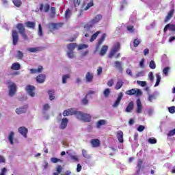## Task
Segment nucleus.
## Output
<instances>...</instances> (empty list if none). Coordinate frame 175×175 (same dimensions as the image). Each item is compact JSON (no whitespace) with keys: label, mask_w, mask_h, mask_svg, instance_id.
<instances>
[{"label":"nucleus","mask_w":175,"mask_h":175,"mask_svg":"<svg viewBox=\"0 0 175 175\" xmlns=\"http://www.w3.org/2000/svg\"><path fill=\"white\" fill-rule=\"evenodd\" d=\"M173 14H174V10H171L166 16L164 22L167 23V21H169V20L173 17Z\"/></svg>","instance_id":"cd10ccee"},{"label":"nucleus","mask_w":175,"mask_h":175,"mask_svg":"<svg viewBox=\"0 0 175 175\" xmlns=\"http://www.w3.org/2000/svg\"><path fill=\"white\" fill-rule=\"evenodd\" d=\"M16 29L24 40H29V38H28V35H27V33L25 32V27L24 26V24H16Z\"/></svg>","instance_id":"f257e3e1"},{"label":"nucleus","mask_w":175,"mask_h":175,"mask_svg":"<svg viewBox=\"0 0 175 175\" xmlns=\"http://www.w3.org/2000/svg\"><path fill=\"white\" fill-rule=\"evenodd\" d=\"M126 94L127 95H137V96H139V95H142V90H140L139 89H131L129 90H127L126 92Z\"/></svg>","instance_id":"0eeeda50"},{"label":"nucleus","mask_w":175,"mask_h":175,"mask_svg":"<svg viewBox=\"0 0 175 175\" xmlns=\"http://www.w3.org/2000/svg\"><path fill=\"white\" fill-rule=\"evenodd\" d=\"M85 79L87 83H92V81L94 80V74L88 72L85 75Z\"/></svg>","instance_id":"393cba45"},{"label":"nucleus","mask_w":175,"mask_h":175,"mask_svg":"<svg viewBox=\"0 0 175 175\" xmlns=\"http://www.w3.org/2000/svg\"><path fill=\"white\" fill-rule=\"evenodd\" d=\"M107 50H109V46L107 45H103L100 51V55L103 57L107 53Z\"/></svg>","instance_id":"c85d7f7f"},{"label":"nucleus","mask_w":175,"mask_h":175,"mask_svg":"<svg viewBox=\"0 0 175 175\" xmlns=\"http://www.w3.org/2000/svg\"><path fill=\"white\" fill-rule=\"evenodd\" d=\"M70 16H72V12L70 11V9L68 8L65 12L66 20H69V18H70Z\"/></svg>","instance_id":"f704fd0d"},{"label":"nucleus","mask_w":175,"mask_h":175,"mask_svg":"<svg viewBox=\"0 0 175 175\" xmlns=\"http://www.w3.org/2000/svg\"><path fill=\"white\" fill-rule=\"evenodd\" d=\"M12 44L13 46H17L20 38L18 36V31L16 30L12 31Z\"/></svg>","instance_id":"423d86ee"},{"label":"nucleus","mask_w":175,"mask_h":175,"mask_svg":"<svg viewBox=\"0 0 175 175\" xmlns=\"http://www.w3.org/2000/svg\"><path fill=\"white\" fill-rule=\"evenodd\" d=\"M156 77H157V81L154 85V87H158V85H159V83H161V75H159V74H157Z\"/></svg>","instance_id":"37998d69"},{"label":"nucleus","mask_w":175,"mask_h":175,"mask_svg":"<svg viewBox=\"0 0 175 175\" xmlns=\"http://www.w3.org/2000/svg\"><path fill=\"white\" fill-rule=\"evenodd\" d=\"M77 120H80L81 121H84V122H91V116L90 114L84 113L81 111H78V113L77 115Z\"/></svg>","instance_id":"f03ea898"},{"label":"nucleus","mask_w":175,"mask_h":175,"mask_svg":"<svg viewBox=\"0 0 175 175\" xmlns=\"http://www.w3.org/2000/svg\"><path fill=\"white\" fill-rule=\"evenodd\" d=\"M114 65L117 69L120 70V72H122L123 68H122V64H121V62L116 61L114 62Z\"/></svg>","instance_id":"72a5a7b5"},{"label":"nucleus","mask_w":175,"mask_h":175,"mask_svg":"<svg viewBox=\"0 0 175 175\" xmlns=\"http://www.w3.org/2000/svg\"><path fill=\"white\" fill-rule=\"evenodd\" d=\"M78 113H79V111L75 110V109L73 108H70L64 110L63 111L62 115L64 116V117H66L68 116H76V118H77Z\"/></svg>","instance_id":"39448f33"},{"label":"nucleus","mask_w":175,"mask_h":175,"mask_svg":"<svg viewBox=\"0 0 175 175\" xmlns=\"http://www.w3.org/2000/svg\"><path fill=\"white\" fill-rule=\"evenodd\" d=\"M168 111L171 114H174L175 113V106H172L168 108Z\"/></svg>","instance_id":"13d9d810"},{"label":"nucleus","mask_w":175,"mask_h":175,"mask_svg":"<svg viewBox=\"0 0 175 175\" xmlns=\"http://www.w3.org/2000/svg\"><path fill=\"white\" fill-rule=\"evenodd\" d=\"M103 94L105 98H109V95H110V89L109 88L105 89Z\"/></svg>","instance_id":"864d4df0"},{"label":"nucleus","mask_w":175,"mask_h":175,"mask_svg":"<svg viewBox=\"0 0 175 175\" xmlns=\"http://www.w3.org/2000/svg\"><path fill=\"white\" fill-rule=\"evenodd\" d=\"M142 165H143V160L142 159H139L137 165V167H138V169H139V170H142Z\"/></svg>","instance_id":"de8ad7c7"},{"label":"nucleus","mask_w":175,"mask_h":175,"mask_svg":"<svg viewBox=\"0 0 175 175\" xmlns=\"http://www.w3.org/2000/svg\"><path fill=\"white\" fill-rule=\"evenodd\" d=\"M157 139L154 138H149L148 139V143H150V144H157Z\"/></svg>","instance_id":"bf43d9fd"},{"label":"nucleus","mask_w":175,"mask_h":175,"mask_svg":"<svg viewBox=\"0 0 175 175\" xmlns=\"http://www.w3.org/2000/svg\"><path fill=\"white\" fill-rule=\"evenodd\" d=\"M35 86L33 85H28L27 87H26V91L27 92V94H29V95L30 96H31L32 98H33V96H35Z\"/></svg>","instance_id":"6e6552de"},{"label":"nucleus","mask_w":175,"mask_h":175,"mask_svg":"<svg viewBox=\"0 0 175 175\" xmlns=\"http://www.w3.org/2000/svg\"><path fill=\"white\" fill-rule=\"evenodd\" d=\"M82 155L84 158H86V159H90V158H91V156L88 154V152H87V150L85 149L82 150Z\"/></svg>","instance_id":"e433bc0d"},{"label":"nucleus","mask_w":175,"mask_h":175,"mask_svg":"<svg viewBox=\"0 0 175 175\" xmlns=\"http://www.w3.org/2000/svg\"><path fill=\"white\" fill-rule=\"evenodd\" d=\"M18 132L24 136V137H27V133H28V129L25 128V126L20 127L18 129Z\"/></svg>","instance_id":"4be33fe9"},{"label":"nucleus","mask_w":175,"mask_h":175,"mask_svg":"<svg viewBox=\"0 0 175 175\" xmlns=\"http://www.w3.org/2000/svg\"><path fill=\"white\" fill-rule=\"evenodd\" d=\"M25 25L27 28H30V29H35V27H36V23L32 21H27L25 23Z\"/></svg>","instance_id":"b1692460"},{"label":"nucleus","mask_w":175,"mask_h":175,"mask_svg":"<svg viewBox=\"0 0 175 175\" xmlns=\"http://www.w3.org/2000/svg\"><path fill=\"white\" fill-rule=\"evenodd\" d=\"M94 6V0H91L89 3L85 6V3H83L81 7L82 10H88L90 8H92Z\"/></svg>","instance_id":"412c9836"},{"label":"nucleus","mask_w":175,"mask_h":175,"mask_svg":"<svg viewBox=\"0 0 175 175\" xmlns=\"http://www.w3.org/2000/svg\"><path fill=\"white\" fill-rule=\"evenodd\" d=\"M38 35L39 36H43V30L42 29V25H38Z\"/></svg>","instance_id":"5fc2aeb1"},{"label":"nucleus","mask_w":175,"mask_h":175,"mask_svg":"<svg viewBox=\"0 0 175 175\" xmlns=\"http://www.w3.org/2000/svg\"><path fill=\"white\" fill-rule=\"evenodd\" d=\"M107 85H108V87H113V85H114V80L113 79H110L107 82Z\"/></svg>","instance_id":"e2e57ef3"},{"label":"nucleus","mask_w":175,"mask_h":175,"mask_svg":"<svg viewBox=\"0 0 175 175\" xmlns=\"http://www.w3.org/2000/svg\"><path fill=\"white\" fill-rule=\"evenodd\" d=\"M10 91H9V95L10 96H14V94H16L17 91V85L16 83H13L10 86Z\"/></svg>","instance_id":"1a4fd4ad"},{"label":"nucleus","mask_w":175,"mask_h":175,"mask_svg":"<svg viewBox=\"0 0 175 175\" xmlns=\"http://www.w3.org/2000/svg\"><path fill=\"white\" fill-rule=\"evenodd\" d=\"M167 29H169V31H171V32H175V24H167L163 29V32H167Z\"/></svg>","instance_id":"9b49d317"},{"label":"nucleus","mask_w":175,"mask_h":175,"mask_svg":"<svg viewBox=\"0 0 175 175\" xmlns=\"http://www.w3.org/2000/svg\"><path fill=\"white\" fill-rule=\"evenodd\" d=\"M102 20V15L98 14L94 18L85 25L86 29L92 28L95 24H98Z\"/></svg>","instance_id":"7ed1b4c3"},{"label":"nucleus","mask_w":175,"mask_h":175,"mask_svg":"<svg viewBox=\"0 0 175 175\" xmlns=\"http://www.w3.org/2000/svg\"><path fill=\"white\" fill-rule=\"evenodd\" d=\"M16 58H18V59H23V58H24V54L23 53V52H21V51H18L16 54Z\"/></svg>","instance_id":"79ce46f5"},{"label":"nucleus","mask_w":175,"mask_h":175,"mask_svg":"<svg viewBox=\"0 0 175 175\" xmlns=\"http://www.w3.org/2000/svg\"><path fill=\"white\" fill-rule=\"evenodd\" d=\"M43 72V66H39L38 69H30L31 75H35L36 73H42Z\"/></svg>","instance_id":"6ab92c4d"},{"label":"nucleus","mask_w":175,"mask_h":175,"mask_svg":"<svg viewBox=\"0 0 175 175\" xmlns=\"http://www.w3.org/2000/svg\"><path fill=\"white\" fill-rule=\"evenodd\" d=\"M169 70H170V67H165V68H164V69L163 70V73L165 76H167V73H169Z\"/></svg>","instance_id":"680f3d73"},{"label":"nucleus","mask_w":175,"mask_h":175,"mask_svg":"<svg viewBox=\"0 0 175 175\" xmlns=\"http://www.w3.org/2000/svg\"><path fill=\"white\" fill-rule=\"evenodd\" d=\"M51 162H52L53 163H58V162H62V160H61V159H58V158H57V157H52V158L51 159Z\"/></svg>","instance_id":"09e8293b"},{"label":"nucleus","mask_w":175,"mask_h":175,"mask_svg":"<svg viewBox=\"0 0 175 175\" xmlns=\"http://www.w3.org/2000/svg\"><path fill=\"white\" fill-rule=\"evenodd\" d=\"M102 125H106V120H100L98 121L96 126L97 128H100Z\"/></svg>","instance_id":"ea45409f"},{"label":"nucleus","mask_w":175,"mask_h":175,"mask_svg":"<svg viewBox=\"0 0 175 175\" xmlns=\"http://www.w3.org/2000/svg\"><path fill=\"white\" fill-rule=\"evenodd\" d=\"M70 75H63V77H62L63 84H66V80H68V79H70Z\"/></svg>","instance_id":"49530a36"},{"label":"nucleus","mask_w":175,"mask_h":175,"mask_svg":"<svg viewBox=\"0 0 175 175\" xmlns=\"http://www.w3.org/2000/svg\"><path fill=\"white\" fill-rule=\"evenodd\" d=\"M122 85H124V82L122 81V79H118L116 85H115V90H120V88H122Z\"/></svg>","instance_id":"c756f323"},{"label":"nucleus","mask_w":175,"mask_h":175,"mask_svg":"<svg viewBox=\"0 0 175 175\" xmlns=\"http://www.w3.org/2000/svg\"><path fill=\"white\" fill-rule=\"evenodd\" d=\"M67 55L68 57V58H75V52H73V51H70L68 52H67Z\"/></svg>","instance_id":"8fccbe9b"},{"label":"nucleus","mask_w":175,"mask_h":175,"mask_svg":"<svg viewBox=\"0 0 175 175\" xmlns=\"http://www.w3.org/2000/svg\"><path fill=\"white\" fill-rule=\"evenodd\" d=\"M120 50H121V44H120V42L115 43L113 44V47L111 49L109 54L108 55L109 58H113L116 53L120 51Z\"/></svg>","instance_id":"20e7f679"},{"label":"nucleus","mask_w":175,"mask_h":175,"mask_svg":"<svg viewBox=\"0 0 175 175\" xmlns=\"http://www.w3.org/2000/svg\"><path fill=\"white\" fill-rule=\"evenodd\" d=\"M99 33H100V31H98L95 33H94L90 38V42H94L95 39L98 38V35H99Z\"/></svg>","instance_id":"a19ab883"},{"label":"nucleus","mask_w":175,"mask_h":175,"mask_svg":"<svg viewBox=\"0 0 175 175\" xmlns=\"http://www.w3.org/2000/svg\"><path fill=\"white\" fill-rule=\"evenodd\" d=\"M157 99V96L154 94H150L148 98V102H152V100H155Z\"/></svg>","instance_id":"a18cd8bd"},{"label":"nucleus","mask_w":175,"mask_h":175,"mask_svg":"<svg viewBox=\"0 0 175 175\" xmlns=\"http://www.w3.org/2000/svg\"><path fill=\"white\" fill-rule=\"evenodd\" d=\"M12 2L14 3V6H16V8H20V6H21V5H23L21 0H12Z\"/></svg>","instance_id":"58836bf2"},{"label":"nucleus","mask_w":175,"mask_h":175,"mask_svg":"<svg viewBox=\"0 0 175 175\" xmlns=\"http://www.w3.org/2000/svg\"><path fill=\"white\" fill-rule=\"evenodd\" d=\"M81 103L83 105H88V96H85L82 100H81Z\"/></svg>","instance_id":"6e6d98bb"},{"label":"nucleus","mask_w":175,"mask_h":175,"mask_svg":"<svg viewBox=\"0 0 175 175\" xmlns=\"http://www.w3.org/2000/svg\"><path fill=\"white\" fill-rule=\"evenodd\" d=\"M63 25H64V23H62L49 24V27H51L52 29H58L59 28H61Z\"/></svg>","instance_id":"bb28decb"},{"label":"nucleus","mask_w":175,"mask_h":175,"mask_svg":"<svg viewBox=\"0 0 175 175\" xmlns=\"http://www.w3.org/2000/svg\"><path fill=\"white\" fill-rule=\"evenodd\" d=\"M105 39H106V33H103L98 41V44H97L98 47H99V46H100V44H102L103 42H105Z\"/></svg>","instance_id":"473e14b6"},{"label":"nucleus","mask_w":175,"mask_h":175,"mask_svg":"<svg viewBox=\"0 0 175 175\" xmlns=\"http://www.w3.org/2000/svg\"><path fill=\"white\" fill-rule=\"evenodd\" d=\"M144 129H145V127L143 125H140L137 128L138 132H143L144 131Z\"/></svg>","instance_id":"774afa93"},{"label":"nucleus","mask_w":175,"mask_h":175,"mask_svg":"<svg viewBox=\"0 0 175 175\" xmlns=\"http://www.w3.org/2000/svg\"><path fill=\"white\" fill-rule=\"evenodd\" d=\"M90 144H92V147H93V148H98V147H100V141L98 139H91Z\"/></svg>","instance_id":"f8f14e48"},{"label":"nucleus","mask_w":175,"mask_h":175,"mask_svg":"<svg viewBox=\"0 0 175 175\" xmlns=\"http://www.w3.org/2000/svg\"><path fill=\"white\" fill-rule=\"evenodd\" d=\"M43 51V46L27 49V51H29V53H39V51Z\"/></svg>","instance_id":"aec40b11"},{"label":"nucleus","mask_w":175,"mask_h":175,"mask_svg":"<svg viewBox=\"0 0 175 175\" xmlns=\"http://www.w3.org/2000/svg\"><path fill=\"white\" fill-rule=\"evenodd\" d=\"M56 172H57V173H59V174L60 173H62V165H57L56 167Z\"/></svg>","instance_id":"0e129e2a"},{"label":"nucleus","mask_w":175,"mask_h":175,"mask_svg":"<svg viewBox=\"0 0 175 175\" xmlns=\"http://www.w3.org/2000/svg\"><path fill=\"white\" fill-rule=\"evenodd\" d=\"M137 83L141 87H146L147 85V83L146 81H137Z\"/></svg>","instance_id":"052dcab7"},{"label":"nucleus","mask_w":175,"mask_h":175,"mask_svg":"<svg viewBox=\"0 0 175 175\" xmlns=\"http://www.w3.org/2000/svg\"><path fill=\"white\" fill-rule=\"evenodd\" d=\"M92 28L89 27V29H87L85 28V25H84L83 33L85 34V38H90V36L92 33Z\"/></svg>","instance_id":"a878e982"},{"label":"nucleus","mask_w":175,"mask_h":175,"mask_svg":"<svg viewBox=\"0 0 175 175\" xmlns=\"http://www.w3.org/2000/svg\"><path fill=\"white\" fill-rule=\"evenodd\" d=\"M48 94L49 95V99L51 100H54L55 99V96H54V90H49Z\"/></svg>","instance_id":"4c0bfd02"},{"label":"nucleus","mask_w":175,"mask_h":175,"mask_svg":"<svg viewBox=\"0 0 175 175\" xmlns=\"http://www.w3.org/2000/svg\"><path fill=\"white\" fill-rule=\"evenodd\" d=\"M13 137H14V132L11 131L10 135H8V140H9L10 144H14Z\"/></svg>","instance_id":"c9c22d12"},{"label":"nucleus","mask_w":175,"mask_h":175,"mask_svg":"<svg viewBox=\"0 0 175 175\" xmlns=\"http://www.w3.org/2000/svg\"><path fill=\"white\" fill-rule=\"evenodd\" d=\"M136 104H137L136 113L137 114H141L142 111H143V105L142 104V101L140 100V98L137 99Z\"/></svg>","instance_id":"9d476101"},{"label":"nucleus","mask_w":175,"mask_h":175,"mask_svg":"<svg viewBox=\"0 0 175 175\" xmlns=\"http://www.w3.org/2000/svg\"><path fill=\"white\" fill-rule=\"evenodd\" d=\"M27 108H28L27 105H25L24 107L16 108V114H23V113H27Z\"/></svg>","instance_id":"f3484780"},{"label":"nucleus","mask_w":175,"mask_h":175,"mask_svg":"<svg viewBox=\"0 0 175 175\" xmlns=\"http://www.w3.org/2000/svg\"><path fill=\"white\" fill-rule=\"evenodd\" d=\"M70 158L72 161H75V162H78L79 157L77 155H71Z\"/></svg>","instance_id":"338daca9"},{"label":"nucleus","mask_w":175,"mask_h":175,"mask_svg":"<svg viewBox=\"0 0 175 175\" xmlns=\"http://www.w3.org/2000/svg\"><path fill=\"white\" fill-rule=\"evenodd\" d=\"M76 39H77V35H74L72 36V38L67 40V42H75V40H76Z\"/></svg>","instance_id":"69168bd1"},{"label":"nucleus","mask_w":175,"mask_h":175,"mask_svg":"<svg viewBox=\"0 0 175 175\" xmlns=\"http://www.w3.org/2000/svg\"><path fill=\"white\" fill-rule=\"evenodd\" d=\"M122 96H124V93L122 92L119 93L116 102L113 105V107H118V106L120 105V103H121V99H122Z\"/></svg>","instance_id":"ddd939ff"},{"label":"nucleus","mask_w":175,"mask_h":175,"mask_svg":"<svg viewBox=\"0 0 175 175\" xmlns=\"http://www.w3.org/2000/svg\"><path fill=\"white\" fill-rule=\"evenodd\" d=\"M76 47H77V44L76 43H70L67 45V49L70 51H73Z\"/></svg>","instance_id":"2f4dec72"},{"label":"nucleus","mask_w":175,"mask_h":175,"mask_svg":"<svg viewBox=\"0 0 175 175\" xmlns=\"http://www.w3.org/2000/svg\"><path fill=\"white\" fill-rule=\"evenodd\" d=\"M36 80L37 83L42 84V83H44V80H46V75L44 74H40L36 77Z\"/></svg>","instance_id":"dca6fc26"},{"label":"nucleus","mask_w":175,"mask_h":175,"mask_svg":"<svg viewBox=\"0 0 175 175\" xmlns=\"http://www.w3.org/2000/svg\"><path fill=\"white\" fill-rule=\"evenodd\" d=\"M117 139L119 143H124V133L122 131H118Z\"/></svg>","instance_id":"5701e85b"},{"label":"nucleus","mask_w":175,"mask_h":175,"mask_svg":"<svg viewBox=\"0 0 175 175\" xmlns=\"http://www.w3.org/2000/svg\"><path fill=\"white\" fill-rule=\"evenodd\" d=\"M135 107V103H133V101H131L127 107L125 109V111L126 113H132V111H133V109Z\"/></svg>","instance_id":"2eb2a0df"},{"label":"nucleus","mask_w":175,"mask_h":175,"mask_svg":"<svg viewBox=\"0 0 175 175\" xmlns=\"http://www.w3.org/2000/svg\"><path fill=\"white\" fill-rule=\"evenodd\" d=\"M68 122H69V120L66 118H63L59 126L60 129H65L68 126Z\"/></svg>","instance_id":"a211bd4d"},{"label":"nucleus","mask_w":175,"mask_h":175,"mask_svg":"<svg viewBox=\"0 0 175 175\" xmlns=\"http://www.w3.org/2000/svg\"><path fill=\"white\" fill-rule=\"evenodd\" d=\"M88 45L85 44H83L79 45L78 50H83V49H88Z\"/></svg>","instance_id":"4d7b16f0"},{"label":"nucleus","mask_w":175,"mask_h":175,"mask_svg":"<svg viewBox=\"0 0 175 175\" xmlns=\"http://www.w3.org/2000/svg\"><path fill=\"white\" fill-rule=\"evenodd\" d=\"M11 69L12 70H20V69H21V66L20 65V63H13L11 66Z\"/></svg>","instance_id":"7c9ffc66"},{"label":"nucleus","mask_w":175,"mask_h":175,"mask_svg":"<svg viewBox=\"0 0 175 175\" xmlns=\"http://www.w3.org/2000/svg\"><path fill=\"white\" fill-rule=\"evenodd\" d=\"M40 10L41 12H45V13H48L50 10V5L49 3H46L45 5L43 3L40 4Z\"/></svg>","instance_id":"4468645a"},{"label":"nucleus","mask_w":175,"mask_h":175,"mask_svg":"<svg viewBox=\"0 0 175 175\" xmlns=\"http://www.w3.org/2000/svg\"><path fill=\"white\" fill-rule=\"evenodd\" d=\"M139 44H140V40H139V38H135L133 41L134 47H137Z\"/></svg>","instance_id":"603ef678"},{"label":"nucleus","mask_w":175,"mask_h":175,"mask_svg":"<svg viewBox=\"0 0 175 175\" xmlns=\"http://www.w3.org/2000/svg\"><path fill=\"white\" fill-rule=\"evenodd\" d=\"M74 6L75 8L76 12H77V7L80 5V0H73Z\"/></svg>","instance_id":"c03bdc74"},{"label":"nucleus","mask_w":175,"mask_h":175,"mask_svg":"<svg viewBox=\"0 0 175 175\" xmlns=\"http://www.w3.org/2000/svg\"><path fill=\"white\" fill-rule=\"evenodd\" d=\"M149 68H150V69H155L157 68V65H155V62H154V60L150 61Z\"/></svg>","instance_id":"3c124183"}]
</instances>
